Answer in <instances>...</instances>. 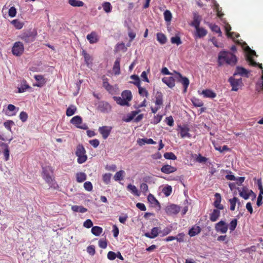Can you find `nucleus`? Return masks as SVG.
Returning a JSON list of instances; mask_svg holds the SVG:
<instances>
[{"label": "nucleus", "instance_id": "obj_1", "mask_svg": "<svg viewBox=\"0 0 263 263\" xmlns=\"http://www.w3.org/2000/svg\"><path fill=\"white\" fill-rule=\"evenodd\" d=\"M237 62V57L232 52L226 50H222L218 53L217 57L218 66H221L224 64L234 66Z\"/></svg>", "mask_w": 263, "mask_h": 263}, {"label": "nucleus", "instance_id": "obj_2", "mask_svg": "<svg viewBox=\"0 0 263 263\" xmlns=\"http://www.w3.org/2000/svg\"><path fill=\"white\" fill-rule=\"evenodd\" d=\"M132 94L130 90H124L121 93V97H113V99L116 102V103L121 106H127L130 105L129 102L132 99Z\"/></svg>", "mask_w": 263, "mask_h": 263}, {"label": "nucleus", "instance_id": "obj_3", "mask_svg": "<svg viewBox=\"0 0 263 263\" xmlns=\"http://www.w3.org/2000/svg\"><path fill=\"white\" fill-rule=\"evenodd\" d=\"M242 47L247 55V60L249 62L250 64L254 66H258L260 68L262 69L261 64L256 63L253 59V56H256L255 51L251 49L246 43H243Z\"/></svg>", "mask_w": 263, "mask_h": 263}, {"label": "nucleus", "instance_id": "obj_4", "mask_svg": "<svg viewBox=\"0 0 263 263\" xmlns=\"http://www.w3.org/2000/svg\"><path fill=\"white\" fill-rule=\"evenodd\" d=\"M37 34V31L35 29H29L22 33L20 38L26 43H30L35 41Z\"/></svg>", "mask_w": 263, "mask_h": 263}, {"label": "nucleus", "instance_id": "obj_5", "mask_svg": "<svg viewBox=\"0 0 263 263\" xmlns=\"http://www.w3.org/2000/svg\"><path fill=\"white\" fill-rule=\"evenodd\" d=\"M42 176L48 184H52L53 181V170L50 165H42Z\"/></svg>", "mask_w": 263, "mask_h": 263}, {"label": "nucleus", "instance_id": "obj_6", "mask_svg": "<svg viewBox=\"0 0 263 263\" xmlns=\"http://www.w3.org/2000/svg\"><path fill=\"white\" fill-rule=\"evenodd\" d=\"M176 74L175 78L177 82L180 83L183 87V92H186L187 88L190 84V81L189 79L185 77H183L180 73L174 71Z\"/></svg>", "mask_w": 263, "mask_h": 263}, {"label": "nucleus", "instance_id": "obj_7", "mask_svg": "<svg viewBox=\"0 0 263 263\" xmlns=\"http://www.w3.org/2000/svg\"><path fill=\"white\" fill-rule=\"evenodd\" d=\"M76 155L78 157V162L79 163H83L87 159L86 151L82 145L79 144L77 146Z\"/></svg>", "mask_w": 263, "mask_h": 263}, {"label": "nucleus", "instance_id": "obj_8", "mask_svg": "<svg viewBox=\"0 0 263 263\" xmlns=\"http://www.w3.org/2000/svg\"><path fill=\"white\" fill-rule=\"evenodd\" d=\"M70 123L74 125L77 128L87 130L88 127L86 123H83V120L80 116H76L70 120Z\"/></svg>", "mask_w": 263, "mask_h": 263}, {"label": "nucleus", "instance_id": "obj_9", "mask_svg": "<svg viewBox=\"0 0 263 263\" xmlns=\"http://www.w3.org/2000/svg\"><path fill=\"white\" fill-rule=\"evenodd\" d=\"M24 50V45L21 42H16L13 44L12 48V53L16 56L19 57L21 55Z\"/></svg>", "mask_w": 263, "mask_h": 263}, {"label": "nucleus", "instance_id": "obj_10", "mask_svg": "<svg viewBox=\"0 0 263 263\" xmlns=\"http://www.w3.org/2000/svg\"><path fill=\"white\" fill-rule=\"evenodd\" d=\"M165 211L166 213L169 216L175 215L180 212V207L177 204L170 203L166 206Z\"/></svg>", "mask_w": 263, "mask_h": 263}, {"label": "nucleus", "instance_id": "obj_11", "mask_svg": "<svg viewBox=\"0 0 263 263\" xmlns=\"http://www.w3.org/2000/svg\"><path fill=\"white\" fill-rule=\"evenodd\" d=\"M111 106L107 102L102 101L98 103L97 109L102 113L107 114L111 111Z\"/></svg>", "mask_w": 263, "mask_h": 263}, {"label": "nucleus", "instance_id": "obj_12", "mask_svg": "<svg viewBox=\"0 0 263 263\" xmlns=\"http://www.w3.org/2000/svg\"><path fill=\"white\" fill-rule=\"evenodd\" d=\"M215 229L217 232L226 233L228 230V224L225 221L221 220L215 224Z\"/></svg>", "mask_w": 263, "mask_h": 263}, {"label": "nucleus", "instance_id": "obj_13", "mask_svg": "<svg viewBox=\"0 0 263 263\" xmlns=\"http://www.w3.org/2000/svg\"><path fill=\"white\" fill-rule=\"evenodd\" d=\"M228 81L230 82L231 86L232 87V90L236 91L239 89V86L242 84V79H235L233 77H231Z\"/></svg>", "mask_w": 263, "mask_h": 263}, {"label": "nucleus", "instance_id": "obj_14", "mask_svg": "<svg viewBox=\"0 0 263 263\" xmlns=\"http://www.w3.org/2000/svg\"><path fill=\"white\" fill-rule=\"evenodd\" d=\"M161 233V228L160 227H156L152 228L151 233L146 232L144 233V236L151 239H154L157 237L159 234Z\"/></svg>", "mask_w": 263, "mask_h": 263}, {"label": "nucleus", "instance_id": "obj_15", "mask_svg": "<svg viewBox=\"0 0 263 263\" xmlns=\"http://www.w3.org/2000/svg\"><path fill=\"white\" fill-rule=\"evenodd\" d=\"M111 130L112 127L108 126H103L99 128V132L102 135L104 139L108 138Z\"/></svg>", "mask_w": 263, "mask_h": 263}, {"label": "nucleus", "instance_id": "obj_16", "mask_svg": "<svg viewBox=\"0 0 263 263\" xmlns=\"http://www.w3.org/2000/svg\"><path fill=\"white\" fill-rule=\"evenodd\" d=\"M176 79L174 77H164L162 78V81L169 88H172L175 85V81Z\"/></svg>", "mask_w": 263, "mask_h": 263}, {"label": "nucleus", "instance_id": "obj_17", "mask_svg": "<svg viewBox=\"0 0 263 263\" xmlns=\"http://www.w3.org/2000/svg\"><path fill=\"white\" fill-rule=\"evenodd\" d=\"M224 28L226 34L228 37L235 39V37H238L239 36V34L235 32H230V30H231L230 25L226 22H224Z\"/></svg>", "mask_w": 263, "mask_h": 263}, {"label": "nucleus", "instance_id": "obj_18", "mask_svg": "<svg viewBox=\"0 0 263 263\" xmlns=\"http://www.w3.org/2000/svg\"><path fill=\"white\" fill-rule=\"evenodd\" d=\"M196 32L195 33V38H202L207 34V31L203 27H198L195 28Z\"/></svg>", "mask_w": 263, "mask_h": 263}, {"label": "nucleus", "instance_id": "obj_19", "mask_svg": "<svg viewBox=\"0 0 263 263\" xmlns=\"http://www.w3.org/2000/svg\"><path fill=\"white\" fill-rule=\"evenodd\" d=\"M87 39L90 44H95L98 42L99 36L96 32H91L90 33L87 34Z\"/></svg>", "mask_w": 263, "mask_h": 263}, {"label": "nucleus", "instance_id": "obj_20", "mask_svg": "<svg viewBox=\"0 0 263 263\" xmlns=\"http://www.w3.org/2000/svg\"><path fill=\"white\" fill-rule=\"evenodd\" d=\"M34 79L37 81V83L33 84V86L41 87L43 86L46 83L45 79L42 75H35Z\"/></svg>", "mask_w": 263, "mask_h": 263}, {"label": "nucleus", "instance_id": "obj_21", "mask_svg": "<svg viewBox=\"0 0 263 263\" xmlns=\"http://www.w3.org/2000/svg\"><path fill=\"white\" fill-rule=\"evenodd\" d=\"M201 231V229L199 226L194 225L189 229L188 234L190 237H194L199 234Z\"/></svg>", "mask_w": 263, "mask_h": 263}, {"label": "nucleus", "instance_id": "obj_22", "mask_svg": "<svg viewBox=\"0 0 263 263\" xmlns=\"http://www.w3.org/2000/svg\"><path fill=\"white\" fill-rule=\"evenodd\" d=\"M248 71L241 67L237 66L234 73V76L239 75L242 77H248Z\"/></svg>", "mask_w": 263, "mask_h": 263}, {"label": "nucleus", "instance_id": "obj_23", "mask_svg": "<svg viewBox=\"0 0 263 263\" xmlns=\"http://www.w3.org/2000/svg\"><path fill=\"white\" fill-rule=\"evenodd\" d=\"M237 190L238 191L240 197H242L245 200L249 199V191L250 190H248L246 186L243 187L241 189L239 187H237Z\"/></svg>", "mask_w": 263, "mask_h": 263}, {"label": "nucleus", "instance_id": "obj_24", "mask_svg": "<svg viewBox=\"0 0 263 263\" xmlns=\"http://www.w3.org/2000/svg\"><path fill=\"white\" fill-rule=\"evenodd\" d=\"M147 200L151 204H154L155 206H157L158 208V210H160V203L153 195H152V194H149L147 196Z\"/></svg>", "mask_w": 263, "mask_h": 263}, {"label": "nucleus", "instance_id": "obj_25", "mask_svg": "<svg viewBox=\"0 0 263 263\" xmlns=\"http://www.w3.org/2000/svg\"><path fill=\"white\" fill-rule=\"evenodd\" d=\"M202 95L204 98H214L216 97V94L211 89L203 90L200 93Z\"/></svg>", "mask_w": 263, "mask_h": 263}, {"label": "nucleus", "instance_id": "obj_26", "mask_svg": "<svg viewBox=\"0 0 263 263\" xmlns=\"http://www.w3.org/2000/svg\"><path fill=\"white\" fill-rule=\"evenodd\" d=\"M220 215V212L218 210L214 209L210 214V219L212 222L216 221Z\"/></svg>", "mask_w": 263, "mask_h": 263}, {"label": "nucleus", "instance_id": "obj_27", "mask_svg": "<svg viewBox=\"0 0 263 263\" xmlns=\"http://www.w3.org/2000/svg\"><path fill=\"white\" fill-rule=\"evenodd\" d=\"M201 21V17L197 13L194 14L193 21L191 23V26L195 28L200 26V24Z\"/></svg>", "mask_w": 263, "mask_h": 263}, {"label": "nucleus", "instance_id": "obj_28", "mask_svg": "<svg viewBox=\"0 0 263 263\" xmlns=\"http://www.w3.org/2000/svg\"><path fill=\"white\" fill-rule=\"evenodd\" d=\"M176 170L177 168L172 165H163L162 167L161 168V172L165 174H170L174 172Z\"/></svg>", "mask_w": 263, "mask_h": 263}, {"label": "nucleus", "instance_id": "obj_29", "mask_svg": "<svg viewBox=\"0 0 263 263\" xmlns=\"http://www.w3.org/2000/svg\"><path fill=\"white\" fill-rule=\"evenodd\" d=\"M8 112H6V114L8 116H14L16 114L18 110L14 105L12 104L8 105L7 107Z\"/></svg>", "mask_w": 263, "mask_h": 263}, {"label": "nucleus", "instance_id": "obj_30", "mask_svg": "<svg viewBox=\"0 0 263 263\" xmlns=\"http://www.w3.org/2000/svg\"><path fill=\"white\" fill-rule=\"evenodd\" d=\"M157 40L161 45H163L166 43L167 38L166 36L162 33L159 32L157 33Z\"/></svg>", "mask_w": 263, "mask_h": 263}, {"label": "nucleus", "instance_id": "obj_31", "mask_svg": "<svg viewBox=\"0 0 263 263\" xmlns=\"http://www.w3.org/2000/svg\"><path fill=\"white\" fill-rule=\"evenodd\" d=\"M212 3L213 4V6L214 7V9L216 10L217 12V15L219 18H221L222 16L224 15L223 13H222L221 11V8L219 7V6L218 4L216 2L215 0H212Z\"/></svg>", "mask_w": 263, "mask_h": 263}, {"label": "nucleus", "instance_id": "obj_32", "mask_svg": "<svg viewBox=\"0 0 263 263\" xmlns=\"http://www.w3.org/2000/svg\"><path fill=\"white\" fill-rule=\"evenodd\" d=\"M163 104V95L161 92L158 91L156 95L155 104L158 106Z\"/></svg>", "mask_w": 263, "mask_h": 263}, {"label": "nucleus", "instance_id": "obj_33", "mask_svg": "<svg viewBox=\"0 0 263 263\" xmlns=\"http://www.w3.org/2000/svg\"><path fill=\"white\" fill-rule=\"evenodd\" d=\"M113 71L115 74L118 75L120 73V59H117L114 63Z\"/></svg>", "mask_w": 263, "mask_h": 263}, {"label": "nucleus", "instance_id": "obj_34", "mask_svg": "<svg viewBox=\"0 0 263 263\" xmlns=\"http://www.w3.org/2000/svg\"><path fill=\"white\" fill-rule=\"evenodd\" d=\"M125 174V173L124 171L120 170L116 173L114 177V179L116 181L122 180Z\"/></svg>", "mask_w": 263, "mask_h": 263}, {"label": "nucleus", "instance_id": "obj_35", "mask_svg": "<svg viewBox=\"0 0 263 263\" xmlns=\"http://www.w3.org/2000/svg\"><path fill=\"white\" fill-rule=\"evenodd\" d=\"M71 210L75 212L84 213L87 211V209L81 205H72Z\"/></svg>", "mask_w": 263, "mask_h": 263}, {"label": "nucleus", "instance_id": "obj_36", "mask_svg": "<svg viewBox=\"0 0 263 263\" xmlns=\"http://www.w3.org/2000/svg\"><path fill=\"white\" fill-rule=\"evenodd\" d=\"M86 175L84 173L80 172L76 174V180L78 182H83L86 180Z\"/></svg>", "mask_w": 263, "mask_h": 263}, {"label": "nucleus", "instance_id": "obj_37", "mask_svg": "<svg viewBox=\"0 0 263 263\" xmlns=\"http://www.w3.org/2000/svg\"><path fill=\"white\" fill-rule=\"evenodd\" d=\"M127 189L128 190L130 191V192L136 196H140V193L139 192L138 189L134 185L129 184L127 185Z\"/></svg>", "mask_w": 263, "mask_h": 263}, {"label": "nucleus", "instance_id": "obj_38", "mask_svg": "<svg viewBox=\"0 0 263 263\" xmlns=\"http://www.w3.org/2000/svg\"><path fill=\"white\" fill-rule=\"evenodd\" d=\"M103 231V229L99 226H93L92 227L91 232L95 236L100 235Z\"/></svg>", "mask_w": 263, "mask_h": 263}, {"label": "nucleus", "instance_id": "obj_39", "mask_svg": "<svg viewBox=\"0 0 263 263\" xmlns=\"http://www.w3.org/2000/svg\"><path fill=\"white\" fill-rule=\"evenodd\" d=\"M193 158L196 160L197 162L200 163H205L207 160V158L206 157L202 156L200 154H194L193 155Z\"/></svg>", "mask_w": 263, "mask_h": 263}, {"label": "nucleus", "instance_id": "obj_40", "mask_svg": "<svg viewBox=\"0 0 263 263\" xmlns=\"http://www.w3.org/2000/svg\"><path fill=\"white\" fill-rule=\"evenodd\" d=\"M103 86L110 93L113 90L112 86L109 84L107 78L103 79Z\"/></svg>", "mask_w": 263, "mask_h": 263}, {"label": "nucleus", "instance_id": "obj_41", "mask_svg": "<svg viewBox=\"0 0 263 263\" xmlns=\"http://www.w3.org/2000/svg\"><path fill=\"white\" fill-rule=\"evenodd\" d=\"M68 3L73 7H82L84 3L80 0H69Z\"/></svg>", "mask_w": 263, "mask_h": 263}, {"label": "nucleus", "instance_id": "obj_42", "mask_svg": "<svg viewBox=\"0 0 263 263\" xmlns=\"http://www.w3.org/2000/svg\"><path fill=\"white\" fill-rule=\"evenodd\" d=\"M237 218H234L230 221L229 224H228V227H229V229L231 232L234 231L235 230L237 226Z\"/></svg>", "mask_w": 263, "mask_h": 263}, {"label": "nucleus", "instance_id": "obj_43", "mask_svg": "<svg viewBox=\"0 0 263 263\" xmlns=\"http://www.w3.org/2000/svg\"><path fill=\"white\" fill-rule=\"evenodd\" d=\"M102 7L104 11L107 13H110L112 10V6L109 2H104L102 4Z\"/></svg>", "mask_w": 263, "mask_h": 263}, {"label": "nucleus", "instance_id": "obj_44", "mask_svg": "<svg viewBox=\"0 0 263 263\" xmlns=\"http://www.w3.org/2000/svg\"><path fill=\"white\" fill-rule=\"evenodd\" d=\"M77 110V108L74 105H70L67 108L66 114L67 116L70 117L74 115Z\"/></svg>", "mask_w": 263, "mask_h": 263}, {"label": "nucleus", "instance_id": "obj_45", "mask_svg": "<svg viewBox=\"0 0 263 263\" xmlns=\"http://www.w3.org/2000/svg\"><path fill=\"white\" fill-rule=\"evenodd\" d=\"M11 23L17 29H21L24 26V23L17 19L12 20Z\"/></svg>", "mask_w": 263, "mask_h": 263}, {"label": "nucleus", "instance_id": "obj_46", "mask_svg": "<svg viewBox=\"0 0 263 263\" xmlns=\"http://www.w3.org/2000/svg\"><path fill=\"white\" fill-rule=\"evenodd\" d=\"M82 54L85 59V61L86 64L87 66H89V64L92 63L91 57L84 50L83 51Z\"/></svg>", "mask_w": 263, "mask_h": 263}, {"label": "nucleus", "instance_id": "obj_47", "mask_svg": "<svg viewBox=\"0 0 263 263\" xmlns=\"http://www.w3.org/2000/svg\"><path fill=\"white\" fill-rule=\"evenodd\" d=\"M237 201H238V198L236 197H234L233 198L229 200V202L230 203V210H235Z\"/></svg>", "mask_w": 263, "mask_h": 263}, {"label": "nucleus", "instance_id": "obj_48", "mask_svg": "<svg viewBox=\"0 0 263 263\" xmlns=\"http://www.w3.org/2000/svg\"><path fill=\"white\" fill-rule=\"evenodd\" d=\"M172 192V187L171 185H167L162 189V192L166 197L169 196Z\"/></svg>", "mask_w": 263, "mask_h": 263}, {"label": "nucleus", "instance_id": "obj_49", "mask_svg": "<svg viewBox=\"0 0 263 263\" xmlns=\"http://www.w3.org/2000/svg\"><path fill=\"white\" fill-rule=\"evenodd\" d=\"M189 129L185 127H181L180 129V136L181 138L189 137H191L190 134L189 133Z\"/></svg>", "mask_w": 263, "mask_h": 263}, {"label": "nucleus", "instance_id": "obj_50", "mask_svg": "<svg viewBox=\"0 0 263 263\" xmlns=\"http://www.w3.org/2000/svg\"><path fill=\"white\" fill-rule=\"evenodd\" d=\"M191 101L193 104L196 107H202L203 105L202 101L199 99L193 98Z\"/></svg>", "mask_w": 263, "mask_h": 263}, {"label": "nucleus", "instance_id": "obj_51", "mask_svg": "<svg viewBox=\"0 0 263 263\" xmlns=\"http://www.w3.org/2000/svg\"><path fill=\"white\" fill-rule=\"evenodd\" d=\"M139 144H144L145 143H147L148 144H156V142L154 141L152 139H141L140 141L139 142Z\"/></svg>", "mask_w": 263, "mask_h": 263}, {"label": "nucleus", "instance_id": "obj_52", "mask_svg": "<svg viewBox=\"0 0 263 263\" xmlns=\"http://www.w3.org/2000/svg\"><path fill=\"white\" fill-rule=\"evenodd\" d=\"M130 78L134 81L133 82L134 84L137 86V87L140 86V80L139 77L137 75H132L130 76Z\"/></svg>", "mask_w": 263, "mask_h": 263}, {"label": "nucleus", "instance_id": "obj_53", "mask_svg": "<svg viewBox=\"0 0 263 263\" xmlns=\"http://www.w3.org/2000/svg\"><path fill=\"white\" fill-rule=\"evenodd\" d=\"M164 20L166 22H170L172 18V15L170 11L165 10L164 12Z\"/></svg>", "mask_w": 263, "mask_h": 263}, {"label": "nucleus", "instance_id": "obj_54", "mask_svg": "<svg viewBox=\"0 0 263 263\" xmlns=\"http://www.w3.org/2000/svg\"><path fill=\"white\" fill-rule=\"evenodd\" d=\"M174 240H177V241L179 242H183V240H182V239L181 238H178V237H175V236H170L163 239V240L166 242L172 241Z\"/></svg>", "mask_w": 263, "mask_h": 263}, {"label": "nucleus", "instance_id": "obj_55", "mask_svg": "<svg viewBox=\"0 0 263 263\" xmlns=\"http://www.w3.org/2000/svg\"><path fill=\"white\" fill-rule=\"evenodd\" d=\"M111 175L110 173H106L103 175V181L105 184H108L110 183Z\"/></svg>", "mask_w": 263, "mask_h": 263}, {"label": "nucleus", "instance_id": "obj_56", "mask_svg": "<svg viewBox=\"0 0 263 263\" xmlns=\"http://www.w3.org/2000/svg\"><path fill=\"white\" fill-rule=\"evenodd\" d=\"M210 28L213 31L218 33L219 36H222V32L219 26L215 24L211 25Z\"/></svg>", "mask_w": 263, "mask_h": 263}, {"label": "nucleus", "instance_id": "obj_57", "mask_svg": "<svg viewBox=\"0 0 263 263\" xmlns=\"http://www.w3.org/2000/svg\"><path fill=\"white\" fill-rule=\"evenodd\" d=\"M171 41L172 44H175L177 45H179L182 43L181 39L178 36L172 37L171 39Z\"/></svg>", "mask_w": 263, "mask_h": 263}, {"label": "nucleus", "instance_id": "obj_58", "mask_svg": "<svg viewBox=\"0 0 263 263\" xmlns=\"http://www.w3.org/2000/svg\"><path fill=\"white\" fill-rule=\"evenodd\" d=\"M164 157L166 159L175 160L176 159V156L172 152L165 153Z\"/></svg>", "mask_w": 263, "mask_h": 263}, {"label": "nucleus", "instance_id": "obj_59", "mask_svg": "<svg viewBox=\"0 0 263 263\" xmlns=\"http://www.w3.org/2000/svg\"><path fill=\"white\" fill-rule=\"evenodd\" d=\"M172 227H165L163 230H161V236H164L169 234L172 232Z\"/></svg>", "mask_w": 263, "mask_h": 263}, {"label": "nucleus", "instance_id": "obj_60", "mask_svg": "<svg viewBox=\"0 0 263 263\" xmlns=\"http://www.w3.org/2000/svg\"><path fill=\"white\" fill-rule=\"evenodd\" d=\"M138 88L139 93L140 95V96L145 97L148 96V92L144 88L142 87L141 86Z\"/></svg>", "mask_w": 263, "mask_h": 263}, {"label": "nucleus", "instance_id": "obj_61", "mask_svg": "<svg viewBox=\"0 0 263 263\" xmlns=\"http://www.w3.org/2000/svg\"><path fill=\"white\" fill-rule=\"evenodd\" d=\"M30 88L29 86L26 83L22 84L21 86L18 88V92L22 93L26 91V89Z\"/></svg>", "mask_w": 263, "mask_h": 263}, {"label": "nucleus", "instance_id": "obj_62", "mask_svg": "<svg viewBox=\"0 0 263 263\" xmlns=\"http://www.w3.org/2000/svg\"><path fill=\"white\" fill-rule=\"evenodd\" d=\"M99 246L102 249H105L107 246L106 239H100L99 241Z\"/></svg>", "mask_w": 263, "mask_h": 263}, {"label": "nucleus", "instance_id": "obj_63", "mask_svg": "<svg viewBox=\"0 0 263 263\" xmlns=\"http://www.w3.org/2000/svg\"><path fill=\"white\" fill-rule=\"evenodd\" d=\"M84 189L87 191H91L93 188L92 184L91 182L87 181L84 184Z\"/></svg>", "mask_w": 263, "mask_h": 263}, {"label": "nucleus", "instance_id": "obj_64", "mask_svg": "<svg viewBox=\"0 0 263 263\" xmlns=\"http://www.w3.org/2000/svg\"><path fill=\"white\" fill-rule=\"evenodd\" d=\"M87 252L91 256H93L95 255L96 253L95 251V247L93 245H90L87 248Z\"/></svg>", "mask_w": 263, "mask_h": 263}]
</instances>
